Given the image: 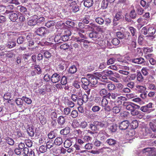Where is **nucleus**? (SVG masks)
<instances>
[{
	"instance_id": "7",
	"label": "nucleus",
	"mask_w": 156,
	"mask_h": 156,
	"mask_svg": "<svg viewBox=\"0 0 156 156\" xmlns=\"http://www.w3.org/2000/svg\"><path fill=\"white\" fill-rule=\"evenodd\" d=\"M17 9L19 10L22 14L25 15L27 17L30 16L29 11L25 7L21 5H19L17 6Z\"/></svg>"
},
{
	"instance_id": "44",
	"label": "nucleus",
	"mask_w": 156,
	"mask_h": 156,
	"mask_svg": "<svg viewBox=\"0 0 156 156\" xmlns=\"http://www.w3.org/2000/svg\"><path fill=\"white\" fill-rule=\"evenodd\" d=\"M129 15L131 19H134L136 18L137 14L134 9L132 10L129 13Z\"/></svg>"
},
{
	"instance_id": "27",
	"label": "nucleus",
	"mask_w": 156,
	"mask_h": 156,
	"mask_svg": "<svg viewBox=\"0 0 156 156\" xmlns=\"http://www.w3.org/2000/svg\"><path fill=\"white\" fill-rule=\"evenodd\" d=\"M156 31L155 28L152 27L149 28L147 30V34L149 36H152L154 34Z\"/></svg>"
},
{
	"instance_id": "50",
	"label": "nucleus",
	"mask_w": 156,
	"mask_h": 156,
	"mask_svg": "<svg viewBox=\"0 0 156 156\" xmlns=\"http://www.w3.org/2000/svg\"><path fill=\"white\" fill-rule=\"evenodd\" d=\"M109 129L112 132H115L117 129L116 125L113 124H111L109 128Z\"/></svg>"
},
{
	"instance_id": "58",
	"label": "nucleus",
	"mask_w": 156,
	"mask_h": 156,
	"mask_svg": "<svg viewBox=\"0 0 156 156\" xmlns=\"http://www.w3.org/2000/svg\"><path fill=\"white\" fill-rule=\"evenodd\" d=\"M25 40V37L22 36L19 37L17 40V42L18 44H22Z\"/></svg>"
},
{
	"instance_id": "61",
	"label": "nucleus",
	"mask_w": 156,
	"mask_h": 156,
	"mask_svg": "<svg viewBox=\"0 0 156 156\" xmlns=\"http://www.w3.org/2000/svg\"><path fill=\"white\" fill-rule=\"evenodd\" d=\"M69 47V45L67 43H64L60 46V48L61 49L65 50L68 49Z\"/></svg>"
},
{
	"instance_id": "60",
	"label": "nucleus",
	"mask_w": 156,
	"mask_h": 156,
	"mask_svg": "<svg viewBox=\"0 0 156 156\" xmlns=\"http://www.w3.org/2000/svg\"><path fill=\"white\" fill-rule=\"evenodd\" d=\"M125 19L126 21L128 22L131 23L133 22L130 16H129L127 13L126 14L125 16Z\"/></svg>"
},
{
	"instance_id": "36",
	"label": "nucleus",
	"mask_w": 156,
	"mask_h": 156,
	"mask_svg": "<svg viewBox=\"0 0 156 156\" xmlns=\"http://www.w3.org/2000/svg\"><path fill=\"white\" fill-rule=\"evenodd\" d=\"M54 144V143L53 142L52 140H49L46 143V146L47 149H50L53 147Z\"/></svg>"
},
{
	"instance_id": "39",
	"label": "nucleus",
	"mask_w": 156,
	"mask_h": 156,
	"mask_svg": "<svg viewBox=\"0 0 156 156\" xmlns=\"http://www.w3.org/2000/svg\"><path fill=\"white\" fill-rule=\"evenodd\" d=\"M77 71V68L76 66L74 65L71 66L69 69L68 72L71 74L75 73Z\"/></svg>"
},
{
	"instance_id": "21",
	"label": "nucleus",
	"mask_w": 156,
	"mask_h": 156,
	"mask_svg": "<svg viewBox=\"0 0 156 156\" xmlns=\"http://www.w3.org/2000/svg\"><path fill=\"white\" fill-rule=\"evenodd\" d=\"M70 131V129L69 127H66L60 131V133L61 135L65 136L69 134Z\"/></svg>"
},
{
	"instance_id": "37",
	"label": "nucleus",
	"mask_w": 156,
	"mask_h": 156,
	"mask_svg": "<svg viewBox=\"0 0 156 156\" xmlns=\"http://www.w3.org/2000/svg\"><path fill=\"white\" fill-rule=\"evenodd\" d=\"M107 87L109 91L113 90L115 89V85L110 82L107 84Z\"/></svg>"
},
{
	"instance_id": "38",
	"label": "nucleus",
	"mask_w": 156,
	"mask_h": 156,
	"mask_svg": "<svg viewBox=\"0 0 156 156\" xmlns=\"http://www.w3.org/2000/svg\"><path fill=\"white\" fill-rule=\"evenodd\" d=\"M34 18L37 19L36 20L37 21V23L40 24L43 22L45 20V19L44 17H40L38 18V17L37 16L35 15L33 16Z\"/></svg>"
},
{
	"instance_id": "31",
	"label": "nucleus",
	"mask_w": 156,
	"mask_h": 156,
	"mask_svg": "<svg viewBox=\"0 0 156 156\" xmlns=\"http://www.w3.org/2000/svg\"><path fill=\"white\" fill-rule=\"evenodd\" d=\"M6 142L9 145H13L14 144V141L13 140L9 137H5L4 139Z\"/></svg>"
},
{
	"instance_id": "43",
	"label": "nucleus",
	"mask_w": 156,
	"mask_h": 156,
	"mask_svg": "<svg viewBox=\"0 0 156 156\" xmlns=\"http://www.w3.org/2000/svg\"><path fill=\"white\" fill-rule=\"evenodd\" d=\"M39 119L42 125L45 124L47 122L46 118L43 115H41L39 117Z\"/></svg>"
},
{
	"instance_id": "63",
	"label": "nucleus",
	"mask_w": 156,
	"mask_h": 156,
	"mask_svg": "<svg viewBox=\"0 0 156 156\" xmlns=\"http://www.w3.org/2000/svg\"><path fill=\"white\" fill-rule=\"evenodd\" d=\"M108 104V101L107 99L104 98L102 100L101 105L102 107H105Z\"/></svg>"
},
{
	"instance_id": "8",
	"label": "nucleus",
	"mask_w": 156,
	"mask_h": 156,
	"mask_svg": "<svg viewBox=\"0 0 156 156\" xmlns=\"http://www.w3.org/2000/svg\"><path fill=\"white\" fill-rule=\"evenodd\" d=\"M98 138L101 140H105L107 138L109 137V135L104 131H101L98 135Z\"/></svg>"
},
{
	"instance_id": "33",
	"label": "nucleus",
	"mask_w": 156,
	"mask_h": 156,
	"mask_svg": "<svg viewBox=\"0 0 156 156\" xmlns=\"http://www.w3.org/2000/svg\"><path fill=\"white\" fill-rule=\"evenodd\" d=\"M75 30L77 31H79L78 34L79 35L80 37L83 39L86 38V37H85L83 34L81 33L84 32V30L81 29L77 27H76L75 28Z\"/></svg>"
},
{
	"instance_id": "34",
	"label": "nucleus",
	"mask_w": 156,
	"mask_h": 156,
	"mask_svg": "<svg viewBox=\"0 0 156 156\" xmlns=\"http://www.w3.org/2000/svg\"><path fill=\"white\" fill-rule=\"evenodd\" d=\"M111 108H112V110L113 112L115 113H118L120 111V109H119V108H104V109L105 111L107 110L108 111L111 110Z\"/></svg>"
},
{
	"instance_id": "57",
	"label": "nucleus",
	"mask_w": 156,
	"mask_h": 156,
	"mask_svg": "<svg viewBox=\"0 0 156 156\" xmlns=\"http://www.w3.org/2000/svg\"><path fill=\"white\" fill-rule=\"evenodd\" d=\"M93 145L91 143H87L84 146V148L87 150H90L92 149Z\"/></svg>"
},
{
	"instance_id": "30",
	"label": "nucleus",
	"mask_w": 156,
	"mask_h": 156,
	"mask_svg": "<svg viewBox=\"0 0 156 156\" xmlns=\"http://www.w3.org/2000/svg\"><path fill=\"white\" fill-rule=\"evenodd\" d=\"M14 8L13 6L12 5H9L7 6L6 7V10L5 12V13L9 14L13 12V11H12Z\"/></svg>"
},
{
	"instance_id": "51",
	"label": "nucleus",
	"mask_w": 156,
	"mask_h": 156,
	"mask_svg": "<svg viewBox=\"0 0 156 156\" xmlns=\"http://www.w3.org/2000/svg\"><path fill=\"white\" fill-rule=\"evenodd\" d=\"M95 20L96 22L100 25L103 24L104 22V20L101 17H97Z\"/></svg>"
},
{
	"instance_id": "6",
	"label": "nucleus",
	"mask_w": 156,
	"mask_h": 156,
	"mask_svg": "<svg viewBox=\"0 0 156 156\" xmlns=\"http://www.w3.org/2000/svg\"><path fill=\"white\" fill-rule=\"evenodd\" d=\"M61 76L59 74L57 73L53 74L51 77V81L53 83H56L60 80Z\"/></svg>"
},
{
	"instance_id": "32",
	"label": "nucleus",
	"mask_w": 156,
	"mask_h": 156,
	"mask_svg": "<svg viewBox=\"0 0 156 156\" xmlns=\"http://www.w3.org/2000/svg\"><path fill=\"white\" fill-rule=\"evenodd\" d=\"M74 41L76 42H78L79 44H80L81 42H83L84 43H89V42L83 39H82L79 37H76L74 38Z\"/></svg>"
},
{
	"instance_id": "2",
	"label": "nucleus",
	"mask_w": 156,
	"mask_h": 156,
	"mask_svg": "<svg viewBox=\"0 0 156 156\" xmlns=\"http://www.w3.org/2000/svg\"><path fill=\"white\" fill-rule=\"evenodd\" d=\"M102 73H104L105 75L107 76L108 78L110 77V76H115L118 78L120 77L119 74L118 73H116L115 72H113V71L111 70H109V69L104 70L102 72Z\"/></svg>"
},
{
	"instance_id": "24",
	"label": "nucleus",
	"mask_w": 156,
	"mask_h": 156,
	"mask_svg": "<svg viewBox=\"0 0 156 156\" xmlns=\"http://www.w3.org/2000/svg\"><path fill=\"white\" fill-rule=\"evenodd\" d=\"M57 121L58 124L61 126L63 125L66 122L65 117L62 116H59L57 119Z\"/></svg>"
},
{
	"instance_id": "54",
	"label": "nucleus",
	"mask_w": 156,
	"mask_h": 156,
	"mask_svg": "<svg viewBox=\"0 0 156 156\" xmlns=\"http://www.w3.org/2000/svg\"><path fill=\"white\" fill-rule=\"evenodd\" d=\"M47 148L46 146L42 145L40 147L39 151L41 153H44L47 151Z\"/></svg>"
},
{
	"instance_id": "22",
	"label": "nucleus",
	"mask_w": 156,
	"mask_h": 156,
	"mask_svg": "<svg viewBox=\"0 0 156 156\" xmlns=\"http://www.w3.org/2000/svg\"><path fill=\"white\" fill-rule=\"evenodd\" d=\"M90 83L92 85H95L96 84L98 83V81L96 79V77L94 76L93 75H91L88 77Z\"/></svg>"
},
{
	"instance_id": "26",
	"label": "nucleus",
	"mask_w": 156,
	"mask_h": 156,
	"mask_svg": "<svg viewBox=\"0 0 156 156\" xmlns=\"http://www.w3.org/2000/svg\"><path fill=\"white\" fill-rule=\"evenodd\" d=\"M120 94L118 93H108L107 95V98H110V97H111V98L112 99H115L116 98L120 95Z\"/></svg>"
},
{
	"instance_id": "13",
	"label": "nucleus",
	"mask_w": 156,
	"mask_h": 156,
	"mask_svg": "<svg viewBox=\"0 0 156 156\" xmlns=\"http://www.w3.org/2000/svg\"><path fill=\"white\" fill-rule=\"evenodd\" d=\"M73 138H70L66 139L64 142V146L66 148L69 147L72 144Z\"/></svg>"
},
{
	"instance_id": "62",
	"label": "nucleus",
	"mask_w": 156,
	"mask_h": 156,
	"mask_svg": "<svg viewBox=\"0 0 156 156\" xmlns=\"http://www.w3.org/2000/svg\"><path fill=\"white\" fill-rule=\"evenodd\" d=\"M72 11L74 13L77 12L80 10L79 6L78 5H75L72 7Z\"/></svg>"
},
{
	"instance_id": "64",
	"label": "nucleus",
	"mask_w": 156,
	"mask_h": 156,
	"mask_svg": "<svg viewBox=\"0 0 156 156\" xmlns=\"http://www.w3.org/2000/svg\"><path fill=\"white\" fill-rule=\"evenodd\" d=\"M124 38L126 40H129L130 38V35L129 32L126 31L124 33Z\"/></svg>"
},
{
	"instance_id": "40",
	"label": "nucleus",
	"mask_w": 156,
	"mask_h": 156,
	"mask_svg": "<svg viewBox=\"0 0 156 156\" xmlns=\"http://www.w3.org/2000/svg\"><path fill=\"white\" fill-rule=\"evenodd\" d=\"M138 126V122L136 120H133L131 123V127L133 129H136Z\"/></svg>"
},
{
	"instance_id": "42",
	"label": "nucleus",
	"mask_w": 156,
	"mask_h": 156,
	"mask_svg": "<svg viewBox=\"0 0 156 156\" xmlns=\"http://www.w3.org/2000/svg\"><path fill=\"white\" fill-rule=\"evenodd\" d=\"M136 78L137 81L140 82H142L144 80V78L143 76L141 73L140 72L137 73Z\"/></svg>"
},
{
	"instance_id": "35",
	"label": "nucleus",
	"mask_w": 156,
	"mask_h": 156,
	"mask_svg": "<svg viewBox=\"0 0 156 156\" xmlns=\"http://www.w3.org/2000/svg\"><path fill=\"white\" fill-rule=\"evenodd\" d=\"M62 35H61V34H58L55 36L54 40L55 42L60 43L62 41Z\"/></svg>"
},
{
	"instance_id": "52",
	"label": "nucleus",
	"mask_w": 156,
	"mask_h": 156,
	"mask_svg": "<svg viewBox=\"0 0 156 156\" xmlns=\"http://www.w3.org/2000/svg\"><path fill=\"white\" fill-rule=\"evenodd\" d=\"M56 136V134L54 131H51L48 134V136L49 139H52L54 138Z\"/></svg>"
},
{
	"instance_id": "18",
	"label": "nucleus",
	"mask_w": 156,
	"mask_h": 156,
	"mask_svg": "<svg viewBox=\"0 0 156 156\" xmlns=\"http://www.w3.org/2000/svg\"><path fill=\"white\" fill-rule=\"evenodd\" d=\"M9 14L8 16L9 18L13 22H15L18 19V16L16 13L13 12Z\"/></svg>"
},
{
	"instance_id": "12",
	"label": "nucleus",
	"mask_w": 156,
	"mask_h": 156,
	"mask_svg": "<svg viewBox=\"0 0 156 156\" xmlns=\"http://www.w3.org/2000/svg\"><path fill=\"white\" fill-rule=\"evenodd\" d=\"M129 122L127 120L124 121L120 124L119 128L122 130L126 129L129 126Z\"/></svg>"
},
{
	"instance_id": "41",
	"label": "nucleus",
	"mask_w": 156,
	"mask_h": 156,
	"mask_svg": "<svg viewBox=\"0 0 156 156\" xmlns=\"http://www.w3.org/2000/svg\"><path fill=\"white\" fill-rule=\"evenodd\" d=\"M7 46L9 48H12L16 45V43L13 41H9L7 43Z\"/></svg>"
},
{
	"instance_id": "20",
	"label": "nucleus",
	"mask_w": 156,
	"mask_h": 156,
	"mask_svg": "<svg viewBox=\"0 0 156 156\" xmlns=\"http://www.w3.org/2000/svg\"><path fill=\"white\" fill-rule=\"evenodd\" d=\"M137 108H133V109H131V114L133 115H139L138 117L141 118L142 117V115L140 114V112L137 109Z\"/></svg>"
},
{
	"instance_id": "3",
	"label": "nucleus",
	"mask_w": 156,
	"mask_h": 156,
	"mask_svg": "<svg viewBox=\"0 0 156 156\" xmlns=\"http://www.w3.org/2000/svg\"><path fill=\"white\" fill-rule=\"evenodd\" d=\"M34 149H29L27 147L23 150V153L24 154V156H35Z\"/></svg>"
},
{
	"instance_id": "11",
	"label": "nucleus",
	"mask_w": 156,
	"mask_h": 156,
	"mask_svg": "<svg viewBox=\"0 0 156 156\" xmlns=\"http://www.w3.org/2000/svg\"><path fill=\"white\" fill-rule=\"evenodd\" d=\"M26 130L28 135L30 136L31 137L34 136V132L33 126L30 125H27V126Z\"/></svg>"
},
{
	"instance_id": "55",
	"label": "nucleus",
	"mask_w": 156,
	"mask_h": 156,
	"mask_svg": "<svg viewBox=\"0 0 156 156\" xmlns=\"http://www.w3.org/2000/svg\"><path fill=\"white\" fill-rule=\"evenodd\" d=\"M46 137L44 136L41 137L39 138V142L40 144L44 145L46 143Z\"/></svg>"
},
{
	"instance_id": "56",
	"label": "nucleus",
	"mask_w": 156,
	"mask_h": 156,
	"mask_svg": "<svg viewBox=\"0 0 156 156\" xmlns=\"http://www.w3.org/2000/svg\"><path fill=\"white\" fill-rule=\"evenodd\" d=\"M117 37L119 39H122L124 38V33L119 31L116 33Z\"/></svg>"
},
{
	"instance_id": "17",
	"label": "nucleus",
	"mask_w": 156,
	"mask_h": 156,
	"mask_svg": "<svg viewBox=\"0 0 156 156\" xmlns=\"http://www.w3.org/2000/svg\"><path fill=\"white\" fill-rule=\"evenodd\" d=\"M117 141L113 138H109L108 139L106 143L110 146H114L117 144Z\"/></svg>"
},
{
	"instance_id": "4",
	"label": "nucleus",
	"mask_w": 156,
	"mask_h": 156,
	"mask_svg": "<svg viewBox=\"0 0 156 156\" xmlns=\"http://www.w3.org/2000/svg\"><path fill=\"white\" fill-rule=\"evenodd\" d=\"M123 17V16L122 15V12H117L114 17L113 20V25L114 26L117 25L118 24V21L121 20Z\"/></svg>"
},
{
	"instance_id": "28",
	"label": "nucleus",
	"mask_w": 156,
	"mask_h": 156,
	"mask_svg": "<svg viewBox=\"0 0 156 156\" xmlns=\"http://www.w3.org/2000/svg\"><path fill=\"white\" fill-rule=\"evenodd\" d=\"M90 16L89 15H85L83 19L82 22L83 23L85 24L89 23L91 21L90 19Z\"/></svg>"
},
{
	"instance_id": "47",
	"label": "nucleus",
	"mask_w": 156,
	"mask_h": 156,
	"mask_svg": "<svg viewBox=\"0 0 156 156\" xmlns=\"http://www.w3.org/2000/svg\"><path fill=\"white\" fill-rule=\"evenodd\" d=\"M148 135L151 138H155L156 137V131L153 130L152 132L148 133Z\"/></svg>"
},
{
	"instance_id": "16",
	"label": "nucleus",
	"mask_w": 156,
	"mask_h": 156,
	"mask_svg": "<svg viewBox=\"0 0 156 156\" xmlns=\"http://www.w3.org/2000/svg\"><path fill=\"white\" fill-rule=\"evenodd\" d=\"M132 62L135 63L141 64L144 63L146 62L143 58L140 57L134 59L133 60Z\"/></svg>"
},
{
	"instance_id": "49",
	"label": "nucleus",
	"mask_w": 156,
	"mask_h": 156,
	"mask_svg": "<svg viewBox=\"0 0 156 156\" xmlns=\"http://www.w3.org/2000/svg\"><path fill=\"white\" fill-rule=\"evenodd\" d=\"M149 70V69L147 67H143L141 69V72L144 76H146L148 74Z\"/></svg>"
},
{
	"instance_id": "53",
	"label": "nucleus",
	"mask_w": 156,
	"mask_h": 156,
	"mask_svg": "<svg viewBox=\"0 0 156 156\" xmlns=\"http://www.w3.org/2000/svg\"><path fill=\"white\" fill-rule=\"evenodd\" d=\"M83 139L85 143H88L91 141L92 140V137L88 136H84L83 137Z\"/></svg>"
},
{
	"instance_id": "19",
	"label": "nucleus",
	"mask_w": 156,
	"mask_h": 156,
	"mask_svg": "<svg viewBox=\"0 0 156 156\" xmlns=\"http://www.w3.org/2000/svg\"><path fill=\"white\" fill-rule=\"evenodd\" d=\"M84 6L88 8L92 6L94 4L93 0H83Z\"/></svg>"
},
{
	"instance_id": "9",
	"label": "nucleus",
	"mask_w": 156,
	"mask_h": 156,
	"mask_svg": "<svg viewBox=\"0 0 156 156\" xmlns=\"http://www.w3.org/2000/svg\"><path fill=\"white\" fill-rule=\"evenodd\" d=\"M81 82L82 83L81 86L85 90H87L90 84L89 79H87L85 77L82 78L81 79Z\"/></svg>"
},
{
	"instance_id": "14",
	"label": "nucleus",
	"mask_w": 156,
	"mask_h": 156,
	"mask_svg": "<svg viewBox=\"0 0 156 156\" xmlns=\"http://www.w3.org/2000/svg\"><path fill=\"white\" fill-rule=\"evenodd\" d=\"M89 37L92 40L96 41L99 38L98 34L96 31L90 33L89 35Z\"/></svg>"
},
{
	"instance_id": "15",
	"label": "nucleus",
	"mask_w": 156,
	"mask_h": 156,
	"mask_svg": "<svg viewBox=\"0 0 156 156\" xmlns=\"http://www.w3.org/2000/svg\"><path fill=\"white\" fill-rule=\"evenodd\" d=\"M137 22L141 27L147 23V20L143 18L140 17L137 20Z\"/></svg>"
},
{
	"instance_id": "45",
	"label": "nucleus",
	"mask_w": 156,
	"mask_h": 156,
	"mask_svg": "<svg viewBox=\"0 0 156 156\" xmlns=\"http://www.w3.org/2000/svg\"><path fill=\"white\" fill-rule=\"evenodd\" d=\"M108 3L107 0H103L101 3V8L103 9L106 8L108 7Z\"/></svg>"
},
{
	"instance_id": "1",
	"label": "nucleus",
	"mask_w": 156,
	"mask_h": 156,
	"mask_svg": "<svg viewBox=\"0 0 156 156\" xmlns=\"http://www.w3.org/2000/svg\"><path fill=\"white\" fill-rule=\"evenodd\" d=\"M50 114L49 117H50L53 121L51 122V124L53 126H55L57 124L56 120L57 118V114L56 112L51 109L49 110Z\"/></svg>"
},
{
	"instance_id": "59",
	"label": "nucleus",
	"mask_w": 156,
	"mask_h": 156,
	"mask_svg": "<svg viewBox=\"0 0 156 156\" xmlns=\"http://www.w3.org/2000/svg\"><path fill=\"white\" fill-rule=\"evenodd\" d=\"M74 139H76V142L78 144H79V145L82 146L84 144L85 142L83 139H76V137H75Z\"/></svg>"
},
{
	"instance_id": "48",
	"label": "nucleus",
	"mask_w": 156,
	"mask_h": 156,
	"mask_svg": "<svg viewBox=\"0 0 156 156\" xmlns=\"http://www.w3.org/2000/svg\"><path fill=\"white\" fill-rule=\"evenodd\" d=\"M55 22L53 20H50L48 21L45 24V26L48 28H49L51 27L54 25Z\"/></svg>"
},
{
	"instance_id": "10",
	"label": "nucleus",
	"mask_w": 156,
	"mask_h": 156,
	"mask_svg": "<svg viewBox=\"0 0 156 156\" xmlns=\"http://www.w3.org/2000/svg\"><path fill=\"white\" fill-rule=\"evenodd\" d=\"M64 32V34L62 36V41H66L69 39V36L71 35V32L70 30H66Z\"/></svg>"
},
{
	"instance_id": "23",
	"label": "nucleus",
	"mask_w": 156,
	"mask_h": 156,
	"mask_svg": "<svg viewBox=\"0 0 156 156\" xmlns=\"http://www.w3.org/2000/svg\"><path fill=\"white\" fill-rule=\"evenodd\" d=\"M129 29L131 33V35L134 39H136L137 38V32L136 29L133 27H130Z\"/></svg>"
},
{
	"instance_id": "5",
	"label": "nucleus",
	"mask_w": 156,
	"mask_h": 156,
	"mask_svg": "<svg viewBox=\"0 0 156 156\" xmlns=\"http://www.w3.org/2000/svg\"><path fill=\"white\" fill-rule=\"evenodd\" d=\"M35 32L37 35L42 36H44L47 33V31L45 27H42L38 28Z\"/></svg>"
},
{
	"instance_id": "29",
	"label": "nucleus",
	"mask_w": 156,
	"mask_h": 156,
	"mask_svg": "<svg viewBox=\"0 0 156 156\" xmlns=\"http://www.w3.org/2000/svg\"><path fill=\"white\" fill-rule=\"evenodd\" d=\"M108 91L105 88L101 89L99 91V94L100 95L103 97V98L106 97H107V95L108 94Z\"/></svg>"
},
{
	"instance_id": "46",
	"label": "nucleus",
	"mask_w": 156,
	"mask_h": 156,
	"mask_svg": "<svg viewBox=\"0 0 156 156\" xmlns=\"http://www.w3.org/2000/svg\"><path fill=\"white\" fill-rule=\"evenodd\" d=\"M28 23L30 26H34L37 23V21L35 19L32 18L28 21Z\"/></svg>"
},
{
	"instance_id": "25",
	"label": "nucleus",
	"mask_w": 156,
	"mask_h": 156,
	"mask_svg": "<svg viewBox=\"0 0 156 156\" xmlns=\"http://www.w3.org/2000/svg\"><path fill=\"white\" fill-rule=\"evenodd\" d=\"M63 142L62 138L60 137H58L55 139L54 143L56 145L60 146L62 144Z\"/></svg>"
}]
</instances>
